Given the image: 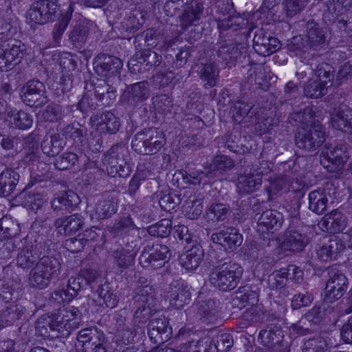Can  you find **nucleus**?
Returning a JSON list of instances; mask_svg holds the SVG:
<instances>
[{
	"mask_svg": "<svg viewBox=\"0 0 352 352\" xmlns=\"http://www.w3.org/2000/svg\"><path fill=\"white\" fill-rule=\"evenodd\" d=\"M80 311L74 307H69L60 310L58 314H53L48 317L39 318L36 323V329L44 334L43 328L47 324L52 331H56L61 336H68L80 325Z\"/></svg>",
	"mask_w": 352,
	"mask_h": 352,
	"instance_id": "obj_1",
	"label": "nucleus"
},
{
	"mask_svg": "<svg viewBox=\"0 0 352 352\" xmlns=\"http://www.w3.org/2000/svg\"><path fill=\"white\" fill-rule=\"evenodd\" d=\"M243 274V269L236 263L228 261L218 265L210 273V283L221 291L234 289Z\"/></svg>",
	"mask_w": 352,
	"mask_h": 352,
	"instance_id": "obj_2",
	"label": "nucleus"
},
{
	"mask_svg": "<svg viewBox=\"0 0 352 352\" xmlns=\"http://www.w3.org/2000/svg\"><path fill=\"white\" fill-rule=\"evenodd\" d=\"M165 143L164 132L157 129L150 128L134 135L131 147L139 154L153 155L157 153Z\"/></svg>",
	"mask_w": 352,
	"mask_h": 352,
	"instance_id": "obj_3",
	"label": "nucleus"
},
{
	"mask_svg": "<svg viewBox=\"0 0 352 352\" xmlns=\"http://www.w3.org/2000/svg\"><path fill=\"white\" fill-rule=\"evenodd\" d=\"M334 78L333 68L327 63L320 64L314 73V77L309 80L304 87L305 95L311 98H319L327 93L331 87Z\"/></svg>",
	"mask_w": 352,
	"mask_h": 352,
	"instance_id": "obj_4",
	"label": "nucleus"
},
{
	"mask_svg": "<svg viewBox=\"0 0 352 352\" xmlns=\"http://www.w3.org/2000/svg\"><path fill=\"white\" fill-rule=\"evenodd\" d=\"M270 170L269 163L262 161L246 168L238 177L237 190L241 194H248L259 189L262 184L263 175Z\"/></svg>",
	"mask_w": 352,
	"mask_h": 352,
	"instance_id": "obj_5",
	"label": "nucleus"
},
{
	"mask_svg": "<svg viewBox=\"0 0 352 352\" xmlns=\"http://www.w3.org/2000/svg\"><path fill=\"white\" fill-rule=\"evenodd\" d=\"M55 260L47 256L42 257L31 269L28 275V283L31 287L43 289L47 287L54 274H56Z\"/></svg>",
	"mask_w": 352,
	"mask_h": 352,
	"instance_id": "obj_6",
	"label": "nucleus"
},
{
	"mask_svg": "<svg viewBox=\"0 0 352 352\" xmlns=\"http://www.w3.org/2000/svg\"><path fill=\"white\" fill-rule=\"evenodd\" d=\"M59 7L52 0L34 1L27 11L26 20L32 26L44 25L53 21L57 16Z\"/></svg>",
	"mask_w": 352,
	"mask_h": 352,
	"instance_id": "obj_7",
	"label": "nucleus"
},
{
	"mask_svg": "<svg viewBox=\"0 0 352 352\" xmlns=\"http://www.w3.org/2000/svg\"><path fill=\"white\" fill-rule=\"evenodd\" d=\"M325 140V130L320 124H315L312 127H300L295 135L296 146L308 151L318 148Z\"/></svg>",
	"mask_w": 352,
	"mask_h": 352,
	"instance_id": "obj_8",
	"label": "nucleus"
},
{
	"mask_svg": "<svg viewBox=\"0 0 352 352\" xmlns=\"http://www.w3.org/2000/svg\"><path fill=\"white\" fill-rule=\"evenodd\" d=\"M28 50L27 45L19 40L2 41L0 44V69L8 70L20 63Z\"/></svg>",
	"mask_w": 352,
	"mask_h": 352,
	"instance_id": "obj_9",
	"label": "nucleus"
},
{
	"mask_svg": "<svg viewBox=\"0 0 352 352\" xmlns=\"http://www.w3.org/2000/svg\"><path fill=\"white\" fill-rule=\"evenodd\" d=\"M78 340L82 344L83 352H107V339L96 328L80 330Z\"/></svg>",
	"mask_w": 352,
	"mask_h": 352,
	"instance_id": "obj_10",
	"label": "nucleus"
},
{
	"mask_svg": "<svg viewBox=\"0 0 352 352\" xmlns=\"http://www.w3.org/2000/svg\"><path fill=\"white\" fill-rule=\"evenodd\" d=\"M126 149L124 146L115 145L111 147L104 157L107 164V171L113 177H126L129 175V169L124 159Z\"/></svg>",
	"mask_w": 352,
	"mask_h": 352,
	"instance_id": "obj_11",
	"label": "nucleus"
},
{
	"mask_svg": "<svg viewBox=\"0 0 352 352\" xmlns=\"http://www.w3.org/2000/svg\"><path fill=\"white\" fill-rule=\"evenodd\" d=\"M347 160L348 155L340 145L326 146L320 154V163L329 172L339 171Z\"/></svg>",
	"mask_w": 352,
	"mask_h": 352,
	"instance_id": "obj_12",
	"label": "nucleus"
},
{
	"mask_svg": "<svg viewBox=\"0 0 352 352\" xmlns=\"http://www.w3.org/2000/svg\"><path fill=\"white\" fill-rule=\"evenodd\" d=\"M169 249L163 244L156 243L151 252H143L139 258L140 265L144 268H160L169 257Z\"/></svg>",
	"mask_w": 352,
	"mask_h": 352,
	"instance_id": "obj_13",
	"label": "nucleus"
},
{
	"mask_svg": "<svg viewBox=\"0 0 352 352\" xmlns=\"http://www.w3.org/2000/svg\"><path fill=\"white\" fill-rule=\"evenodd\" d=\"M94 66L99 76L109 78L120 73L122 62L116 56L102 54L94 58Z\"/></svg>",
	"mask_w": 352,
	"mask_h": 352,
	"instance_id": "obj_14",
	"label": "nucleus"
},
{
	"mask_svg": "<svg viewBox=\"0 0 352 352\" xmlns=\"http://www.w3.org/2000/svg\"><path fill=\"white\" fill-rule=\"evenodd\" d=\"M211 239L214 243L221 245L228 252L235 250L243 242L242 235L234 227L224 228L220 231L213 233Z\"/></svg>",
	"mask_w": 352,
	"mask_h": 352,
	"instance_id": "obj_15",
	"label": "nucleus"
},
{
	"mask_svg": "<svg viewBox=\"0 0 352 352\" xmlns=\"http://www.w3.org/2000/svg\"><path fill=\"white\" fill-rule=\"evenodd\" d=\"M329 276L330 278L327 283L324 293L325 300L331 302L340 298L348 287L347 278L343 274L331 270Z\"/></svg>",
	"mask_w": 352,
	"mask_h": 352,
	"instance_id": "obj_16",
	"label": "nucleus"
},
{
	"mask_svg": "<svg viewBox=\"0 0 352 352\" xmlns=\"http://www.w3.org/2000/svg\"><path fill=\"white\" fill-rule=\"evenodd\" d=\"M90 123L91 128L100 134L115 133L120 128L118 118L109 111L91 116Z\"/></svg>",
	"mask_w": 352,
	"mask_h": 352,
	"instance_id": "obj_17",
	"label": "nucleus"
},
{
	"mask_svg": "<svg viewBox=\"0 0 352 352\" xmlns=\"http://www.w3.org/2000/svg\"><path fill=\"white\" fill-rule=\"evenodd\" d=\"M135 302L137 303V309L135 311L134 317L139 322H142L147 318L151 312V307L154 306L155 298L153 289L151 287L145 286L135 296Z\"/></svg>",
	"mask_w": 352,
	"mask_h": 352,
	"instance_id": "obj_18",
	"label": "nucleus"
},
{
	"mask_svg": "<svg viewBox=\"0 0 352 352\" xmlns=\"http://www.w3.org/2000/svg\"><path fill=\"white\" fill-rule=\"evenodd\" d=\"M345 245L342 240L338 237L323 238L316 250L317 256L323 262L335 259L338 254L342 252Z\"/></svg>",
	"mask_w": 352,
	"mask_h": 352,
	"instance_id": "obj_19",
	"label": "nucleus"
},
{
	"mask_svg": "<svg viewBox=\"0 0 352 352\" xmlns=\"http://www.w3.org/2000/svg\"><path fill=\"white\" fill-rule=\"evenodd\" d=\"M283 336L280 331L265 329L260 332L258 340L265 352H287V346L283 343Z\"/></svg>",
	"mask_w": 352,
	"mask_h": 352,
	"instance_id": "obj_20",
	"label": "nucleus"
},
{
	"mask_svg": "<svg viewBox=\"0 0 352 352\" xmlns=\"http://www.w3.org/2000/svg\"><path fill=\"white\" fill-rule=\"evenodd\" d=\"M253 47L257 54L266 56L278 50L280 43L276 38L267 36L263 30H259L255 32Z\"/></svg>",
	"mask_w": 352,
	"mask_h": 352,
	"instance_id": "obj_21",
	"label": "nucleus"
},
{
	"mask_svg": "<svg viewBox=\"0 0 352 352\" xmlns=\"http://www.w3.org/2000/svg\"><path fill=\"white\" fill-rule=\"evenodd\" d=\"M0 304V329L12 325L21 319L25 312L22 305L14 302H3Z\"/></svg>",
	"mask_w": 352,
	"mask_h": 352,
	"instance_id": "obj_22",
	"label": "nucleus"
},
{
	"mask_svg": "<svg viewBox=\"0 0 352 352\" xmlns=\"http://www.w3.org/2000/svg\"><path fill=\"white\" fill-rule=\"evenodd\" d=\"M330 116L333 128L352 133V109L346 106H340L335 108Z\"/></svg>",
	"mask_w": 352,
	"mask_h": 352,
	"instance_id": "obj_23",
	"label": "nucleus"
},
{
	"mask_svg": "<svg viewBox=\"0 0 352 352\" xmlns=\"http://www.w3.org/2000/svg\"><path fill=\"white\" fill-rule=\"evenodd\" d=\"M318 226L322 231L339 232L346 228L347 220L341 212L333 210L322 218Z\"/></svg>",
	"mask_w": 352,
	"mask_h": 352,
	"instance_id": "obj_24",
	"label": "nucleus"
},
{
	"mask_svg": "<svg viewBox=\"0 0 352 352\" xmlns=\"http://www.w3.org/2000/svg\"><path fill=\"white\" fill-rule=\"evenodd\" d=\"M44 85L38 80H30L21 89V97L23 102L28 106L40 104L44 94Z\"/></svg>",
	"mask_w": 352,
	"mask_h": 352,
	"instance_id": "obj_25",
	"label": "nucleus"
},
{
	"mask_svg": "<svg viewBox=\"0 0 352 352\" xmlns=\"http://www.w3.org/2000/svg\"><path fill=\"white\" fill-rule=\"evenodd\" d=\"M198 76L206 89L215 87L219 81V68L214 62H201L197 68Z\"/></svg>",
	"mask_w": 352,
	"mask_h": 352,
	"instance_id": "obj_26",
	"label": "nucleus"
},
{
	"mask_svg": "<svg viewBox=\"0 0 352 352\" xmlns=\"http://www.w3.org/2000/svg\"><path fill=\"white\" fill-rule=\"evenodd\" d=\"M309 238L307 234L299 229L289 227L285 234L283 245L290 251L299 252L308 244Z\"/></svg>",
	"mask_w": 352,
	"mask_h": 352,
	"instance_id": "obj_27",
	"label": "nucleus"
},
{
	"mask_svg": "<svg viewBox=\"0 0 352 352\" xmlns=\"http://www.w3.org/2000/svg\"><path fill=\"white\" fill-rule=\"evenodd\" d=\"M83 225V220L77 214L57 218L54 226L57 233L61 236L69 235L80 230Z\"/></svg>",
	"mask_w": 352,
	"mask_h": 352,
	"instance_id": "obj_28",
	"label": "nucleus"
},
{
	"mask_svg": "<svg viewBox=\"0 0 352 352\" xmlns=\"http://www.w3.org/2000/svg\"><path fill=\"white\" fill-rule=\"evenodd\" d=\"M245 53V47L233 43L221 45L217 52L219 58L228 67L234 65L236 60Z\"/></svg>",
	"mask_w": 352,
	"mask_h": 352,
	"instance_id": "obj_29",
	"label": "nucleus"
},
{
	"mask_svg": "<svg viewBox=\"0 0 352 352\" xmlns=\"http://www.w3.org/2000/svg\"><path fill=\"white\" fill-rule=\"evenodd\" d=\"M118 209V201L116 198L109 195H103L100 198L91 213V218L103 219L111 217Z\"/></svg>",
	"mask_w": 352,
	"mask_h": 352,
	"instance_id": "obj_30",
	"label": "nucleus"
},
{
	"mask_svg": "<svg viewBox=\"0 0 352 352\" xmlns=\"http://www.w3.org/2000/svg\"><path fill=\"white\" fill-rule=\"evenodd\" d=\"M149 96L148 83L146 81H142L127 87L123 93L122 98L123 100H126L130 104H133L146 100Z\"/></svg>",
	"mask_w": 352,
	"mask_h": 352,
	"instance_id": "obj_31",
	"label": "nucleus"
},
{
	"mask_svg": "<svg viewBox=\"0 0 352 352\" xmlns=\"http://www.w3.org/2000/svg\"><path fill=\"white\" fill-rule=\"evenodd\" d=\"M166 300L169 302L171 307L181 309L190 302V293L186 287L178 283L170 285L166 295Z\"/></svg>",
	"mask_w": 352,
	"mask_h": 352,
	"instance_id": "obj_32",
	"label": "nucleus"
},
{
	"mask_svg": "<svg viewBox=\"0 0 352 352\" xmlns=\"http://www.w3.org/2000/svg\"><path fill=\"white\" fill-rule=\"evenodd\" d=\"M283 223L282 214L276 211L267 210L258 219V230L262 232L275 231L281 228Z\"/></svg>",
	"mask_w": 352,
	"mask_h": 352,
	"instance_id": "obj_33",
	"label": "nucleus"
},
{
	"mask_svg": "<svg viewBox=\"0 0 352 352\" xmlns=\"http://www.w3.org/2000/svg\"><path fill=\"white\" fill-rule=\"evenodd\" d=\"M118 298L116 294L111 291H105L101 289L100 292H94L91 297L88 300V305L95 307L96 311H101L103 305L112 309L116 307Z\"/></svg>",
	"mask_w": 352,
	"mask_h": 352,
	"instance_id": "obj_34",
	"label": "nucleus"
},
{
	"mask_svg": "<svg viewBox=\"0 0 352 352\" xmlns=\"http://www.w3.org/2000/svg\"><path fill=\"white\" fill-rule=\"evenodd\" d=\"M307 43L314 50H318L325 45L326 30L319 27L313 21H309L307 23Z\"/></svg>",
	"mask_w": 352,
	"mask_h": 352,
	"instance_id": "obj_35",
	"label": "nucleus"
},
{
	"mask_svg": "<svg viewBox=\"0 0 352 352\" xmlns=\"http://www.w3.org/2000/svg\"><path fill=\"white\" fill-rule=\"evenodd\" d=\"M203 257L204 250L200 245H197L180 256L179 263L186 270H194L200 265Z\"/></svg>",
	"mask_w": 352,
	"mask_h": 352,
	"instance_id": "obj_36",
	"label": "nucleus"
},
{
	"mask_svg": "<svg viewBox=\"0 0 352 352\" xmlns=\"http://www.w3.org/2000/svg\"><path fill=\"white\" fill-rule=\"evenodd\" d=\"M79 203L78 196L69 190L57 194L51 201V206L55 211L65 210Z\"/></svg>",
	"mask_w": 352,
	"mask_h": 352,
	"instance_id": "obj_37",
	"label": "nucleus"
},
{
	"mask_svg": "<svg viewBox=\"0 0 352 352\" xmlns=\"http://www.w3.org/2000/svg\"><path fill=\"white\" fill-rule=\"evenodd\" d=\"M329 204V195L324 189H317L309 194V208L317 214H322Z\"/></svg>",
	"mask_w": 352,
	"mask_h": 352,
	"instance_id": "obj_38",
	"label": "nucleus"
},
{
	"mask_svg": "<svg viewBox=\"0 0 352 352\" xmlns=\"http://www.w3.org/2000/svg\"><path fill=\"white\" fill-rule=\"evenodd\" d=\"M65 145V140L60 134L56 133L45 138L41 143V149L47 155L53 157L58 155Z\"/></svg>",
	"mask_w": 352,
	"mask_h": 352,
	"instance_id": "obj_39",
	"label": "nucleus"
},
{
	"mask_svg": "<svg viewBox=\"0 0 352 352\" xmlns=\"http://www.w3.org/2000/svg\"><path fill=\"white\" fill-rule=\"evenodd\" d=\"M19 174L12 169H6L0 174V191L5 196L14 190L19 182Z\"/></svg>",
	"mask_w": 352,
	"mask_h": 352,
	"instance_id": "obj_40",
	"label": "nucleus"
},
{
	"mask_svg": "<svg viewBox=\"0 0 352 352\" xmlns=\"http://www.w3.org/2000/svg\"><path fill=\"white\" fill-rule=\"evenodd\" d=\"M203 209L202 198L196 196H190L182 206L183 213L190 219H197L202 213Z\"/></svg>",
	"mask_w": 352,
	"mask_h": 352,
	"instance_id": "obj_41",
	"label": "nucleus"
},
{
	"mask_svg": "<svg viewBox=\"0 0 352 352\" xmlns=\"http://www.w3.org/2000/svg\"><path fill=\"white\" fill-rule=\"evenodd\" d=\"M135 252L123 248H118L112 254L114 263L120 270H124L132 265Z\"/></svg>",
	"mask_w": 352,
	"mask_h": 352,
	"instance_id": "obj_42",
	"label": "nucleus"
},
{
	"mask_svg": "<svg viewBox=\"0 0 352 352\" xmlns=\"http://www.w3.org/2000/svg\"><path fill=\"white\" fill-rule=\"evenodd\" d=\"M23 245V248L18 254L16 262L22 268H29L36 262L38 256L32 244L25 243Z\"/></svg>",
	"mask_w": 352,
	"mask_h": 352,
	"instance_id": "obj_43",
	"label": "nucleus"
},
{
	"mask_svg": "<svg viewBox=\"0 0 352 352\" xmlns=\"http://www.w3.org/2000/svg\"><path fill=\"white\" fill-rule=\"evenodd\" d=\"M204 7L201 3H196L195 6H191L186 9L180 17L182 26L188 28L193 25L200 19Z\"/></svg>",
	"mask_w": 352,
	"mask_h": 352,
	"instance_id": "obj_44",
	"label": "nucleus"
},
{
	"mask_svg": "<svg viewBox=\"0 0 352 352\" xmlns=\"http://www.w3.org/2000/svg\"><path fill=\"white\" fill-rule=\"evenodd\" d=\"M168 322L164 316L152 319L148 325V335L152 338H156L168 331Z\"/></svg>",
	"mask_w": 352,
	"mask_h": 352,
	"instance_id": "obj_45",
	"label": "nucleus"
},
{
	"mask_svg": "<svg viewBox=\"0 0 352 352\" xmlns=\"http://www.w3.org/2000/svg\"><path fill=\"white\" fill-rule=\"evenodd\" d=\"M233 345V340L229 333H223L216 336L213 344H210L211 352H227Z\"/></svg>",
	"mask_w": 352,
	"mask_h": 352,
	"instance_id": "obj_46",
	"label": "nucleus"
},
{
	"mask_svg": "<svg viewBox=\"0 0 352 352\" xmlns=\"http://www.w3.org/2000/svg\"><path fill=\"white\" fill-rule=\"evenodd\" d=\"M8 117H10L9 122L13 127L19 129H26L32 125L33 120L32 116L24 111H18L12 115L8 113Z\"/></svg>",
	"mask_w": 352,
	"mask_h": 352,
	"instance_id": "obj_47",
	"label": "nucleus"
},
{
	"mask_svg": "<svg viewBox=\"0 0 352 352\" xmlns=\"http://www.w3.org/2000/svg\"><path fill=\"white\" fill-rule=\"evenodd\" d=\"M218 302L212 298L206 300L197 301V309L200 316L206 318L208 320H212L215 316Z\"/></svg>",
	"mask_w": 352,
	"mask_h": 352,
	"instance_id": "obj_48",
	"label": "nucleus"
},
{
	"mask_svg": "<svg viewBox=\"0 0 352 352\" xmlns=\"http://www.w3.org/2000/svg\"><path fill=\"white\" fill-rule=\"evenodd\" d=\"M172 223L168 219H164L148 228V233L153 236L166 237L171 230Z\"/></svg>",
	"mask_w": 352,
	"mask_h": 352,
	"instance_id": "obj_49",
	"label": "nucleus"
},
{
	"mask_svg": "<svg viewBox=\"0 0 352 352\" xmlns=\"http://www.w3.org/2000/svg\"><path fill=\"white\" fill-rule=\"evenodd\" d=\"M309 0H283V6L285 14L293 17L302 11Z\"/></svg>",
	"mask_w": 352,
	"mask_h": 352,
	"instance_id": "obj_50",
	"label": "nucleus"
},
{
	"mask_svg": "<svg viewBox=\"0 0 352 352\" xmlns=\"http://www.w3.org/2000/svg\"><path fill=\"white\" fill-rule=\"evenodd\" d=\"M315 112L311 107H306L302 111L295 114V120L302 124V127H312L315 124H320L314 119Z\"/></svg>",
	"mask_w": 352,
	"mask_h": 352,
	"instance_id": "obj_51",
	"label": "nucleus"
},
{
	"mask_svg": "<svg viewBox=\"0 0 352 352\" xmlns=\"http://www.w3.org/2000/svg\"><path fill=\"white\" fill-rule=\"evenodd\" d=\"M88 28L77 25L71 32L69 38L76 47H81L86 42L88 36Z\"/></svg>",
	"mask_w": 352,
	"mask_h": 352,
	"instance_id": "obj_52",
	"label": "nucleus"
},
{
	"mask_svg": "<svg viewBox=\"0 0 352 352\" xmlns=\"http://www.w3.org/2000/svg\"><path fill=\"white\" fill-rule=\"evenodd\" d=\"M83 287V278L81 276L69 278L67 292H64L65 300H71L77 296L78 292Z\"/></svg>",
	"mask_w": 352,
	"mask_h": 352,
	"instance_id": "obj_53",
	"label": "nucleus"
},
{
	"mask_svg": "<svg viewBox=\"0 0 352 352\" xmlns=\"http://www.w3.org/2000/svg\"><path fill=\"white\" fill-rule=\"evenodd\" d=\"M69 12H70L69 14L65 15L58 23L54 25L52 31V36L56 45L60 43L62 36L69 23L71 15L73 12L71 5L69 8Z\"/></svg>",
	"mask_w": 352,
	"mask_h": 352,
	"instance_id": "obj_54",
	"label": "nucleus"
},
{
	"mask_svg": "<svg viewBox=\"0 0 352 352\" xmlns=\"http://www.w3.org/2000/svg\"><path fill=\"white\" fill-rule=\"evenodd\" d=\"M296 190L292 185L289 184V180L286 177H278L274 179L270 184L269 190L270 192L273 195L283 194L290 190Z\"/></svg>",
	"mask_w": 352,
	"mask_h": 352,
	"instance_id": "obj_55",
	"label": "nucleus"
},
{
	"mask_svg": "<svg viewBox=\"0 0 352 352\" xmlns=\"http://www.w3.org/2000/svg\"><path fill=\"white\" fill-rule=\"evenodd\" d=\"M153 104L158 113L166 114L173 107L171 99L166 95H160L153 98Z\"/></svg>",
	"mask_w": 352,
	"mask_h": 352,
	"instance_id": "obj_56",
	"label": "nucleus"
},
{
	"mask_svg": "<svg viewBox=\"0 0 352 352\" xmlns=\"http://www.w3.org/2000/svg\"><path fill=\"white\" fill-rule=\"evenodd\" d=\"M288 273V270H286L285 268H282L270 275L268 281L272 289L283 288L287 281Z\"/></svg>",
	"mask_w": 352,
	"mask_h": 352,
	"instance_id": "obj_57",
	"label": "nucleus"
},
{
	"mask_svg": "<svg viewBox=\"0 0 352 352\" xmlns=\"http://www.w3.org/2000/svg\"><path fill=\"white\" fill-rule=\"evenodd\" d=\"M327 349V340L320 337L305 342L302 352H325Z\"/></svg>",
	"mask_w": 352,
	"mask_h": 352,
	"instance_id": "obj_58",
	"label": "nucleus"
},
{
	"mask_svg": "<svg viewBox=\"0 0 352 352\" xmlns=\"http://www.w3.org/2000/svg\"><path fill=\"white\" fill-rule=\"evenodd\" d=\"M78 160L76 154L65 153L54 162V166L59 170H65L74 166Z\"/></svg>",
	"mask_w": 352,
	"mask_h": 352,
	"instance_id": "obj_59",
	"label": "nucleus"
},
{
	"mask_svg": "<svg viewBox=\"0 0 352 352\" xmlns=\"http://www.w3.org/2000/svg\"><path fill=\"white\" fill-rule=\"evenodd\" d=\"M229 208L223 204H214L209 208V217L214 221H221L226 219Z\"/></svg>",
	"mask_w": 352,
	"mask_h": 352,
	"instance_id": "obj_60",
	"label": "nucleus"
},
{
	"mask_svg": "<svg viewBox=\"0 0 352 352\" xmlns=\"http://www.w3.org/2000/svg\"><path fill=\"white\" fill-rule=\"evenodd\" d=\"M252 106L244 102H236L232 110V118L236 123H240L249 113Z\"/></svg>",
	"mask_w": 352,
	"mask_h": 352,
	"instance_id": "obj_61",
	"label": "nucleus"
},
{
	"mask_svg": "<svg viewBox=\"0 0 352 352\" xmlns=\"http://www.w3.org/2000/svg\"><path fill=\"white\" fill-rule=\"evenodd\" d=\"M234 166V161L226 155H219L214 158L211 164L213 170L226 171L232 168Z\"/></svg>",
	"mask_w": 352,
	"mask_h": 352,
	"instance_id": "obj_62",
	"label": "nucleus"
},
{
	"mask_svg": "<svg viewBox=\"0 0 352 352\" xmlns=\"http://www.w3.org/2000/svg\"><path fill=\"white\" fill-rule=\"evenodd\" d=\"M346 0H328L326 3L327 12L333 17L343 14L346 10Z\"/></svg>",
	"mask_w": 352,
	"mask_h": 352,
	"instance_id": "obj_63",
	"label": "nucleus"
},
{
	"mask_svg": "<svg viewBox=\"0 0 352 352\" xmlns=\"http://www.w3.org/2000/svg\"><path fill=\"white\" fill-rule=\"evenodd\" d=\"M40 116L45 121L56 122L62 116L61 108L57 104L48 105Z\"/></svg>",
	"mask_w": 352,
	"mask_h": 352,
	"instance_id": "obj_64",
	"label": "nucleus"
}]
</instances>
